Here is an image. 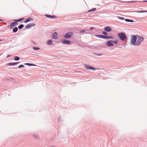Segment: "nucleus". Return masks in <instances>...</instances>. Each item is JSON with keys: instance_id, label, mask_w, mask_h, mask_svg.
Here are the masks:
<instances>
[{"instance_id": "obj_1", "label": "nucleus", "mask_w": 147, "mask_h": 147, "mask_svg": "<svg viewBox=\"0 0 147 147\" xmlns=\"http://www.w3.org/2000/svg\"><path fill=\"white\" fill-rule=\"evenodd\" d=\"M138 35H131V38L130 40L131 43V45L136 46L137 36Z\"/></svg>"}, {"instance_id": "obj_6", "label": "nucleus", "mask_w": 147, "mask_h": 147, "mask_svg": "<svg viewBox=\"0 0 147 147\" xmlns=\"http://www.w3.org/2000/svg\"><path fill=\"white\" fill-rule=\"evenodd\" d=\"M84 67L85 68L87 69H91L93 70H96V68H95L89 65L86 64H85Z\"/></svg>"}, {"instance_id": "obj_8", "label": "nucleus", "mask_w": 147, "mask_h": 147, "mask_svg": "<svg viewBox=\"0 0 147 147\" xmlns=\"http://www.w3.org/2000/svg\"><path fill=\"white\" fill-rule=\"evenodd\" d=\"M61 42L63 44L69 45L71 44L70 41L64 39L61 40Z\"/></svg>"}, {"instance_id": "obj_12", "label": "nucleus", "mask_w": 147, "mask_h": 147, "mask_svg": "<svg viewBox=\"0 0 147 147\" xmlns=\"http://www.w3.org/2000/svg\"><path fill=\"white\" fill-rule=\"evenodd\" d=\"M20 63V62H16L15 63H8L7 64V65L8 66H13L17 65L19 63Z\"/></svg>"}, {"instance_id": "obj_27", "label": "nucleus", "mask_w": 147, "mask_h": 147, "mask_svg": "<svg viewBox=\"0 0 147 147\" xmlns=\"http://www.w3.org/2000/svg\"><path fill=\"white\" fill-rule=\"evenodd\" d=\"M138 13H143V12H147V11L146 10H142L140 11H137Z\"/></svg>"}, {"instance_id": "obj_36", "label": "nucleus", "mask_w": 147, "mask_h": 147, "mask_svg": "<svg viewBox=\"0 0 147 147\" xmlns=\"http://www.w3.org/2000/svg\"><path fill=\"white\" fill-rule=\"evenodd\" d=\"M85 30H82L80 31V33H82L85 32Z\"/></svg>"}, {"instance_id": "obj_16", "label": "nucleus", "mask_w": 147, "mask_h": 147, "mask_svg": "<svg viewBox=\"0 0 147 147\" xmlns=\"http://www.w3.org/2000/svg\"><path fill=\"white\" fill-rule=\"evenodd\" d=\"M95 36L96 37L103 38L104 39L105 35H100V34H96Z\"/></svg>"}, {"instance_id": "obj_42", "label": "nucleus", "mask_w": 147, "mask_h": 147, "mask_svg": "<svg viewBox=\"0 0 147 147\" xmlns=\"http://www.w3.org/2000/svg\"><path fill=\"white\" fill-rule=\"evenodd\" d=\"M1 41V40H0V41Z\"/></svg>"}, {"instance_id": "obj_31", "label": "nucleus", "mask_w": 147, "mask_h": 147, "mask_svg": "<svg viewBox=\"0 0 147 147\" xmlns=\"http://www.w3.org/2000/svg\"><path fill=\"white\" fill-rule=\"evenodd\" d=\"M95 55H96L98 56H101L102 55V54L99 53H94Z\"/></svg>"}, {"instance_id": "obj_2", "label": "nucleus", "mask_w": 147, "mask_h": 147, "mask_svg": "<svg viewBox=\"0 0 147 147\" xmlns=\"http://www.w3.org/2000/svg\"><path fill=\"white\" fill-rule=\"evenodd\" d=\"M118 36L119 39L122 41H124L127 38V37L124 32H120L118 34Z\"/></svg>"}, {"instance_id": "obj_22", "label": "nucleus", "mask_w": 147, "mask_h": 147, "mask_svg": "<svg viewBox=\"0 0 147 147\" xmlns=\"http://www.w3.org/2000/svg\"><path fill=\"white\" fill-rule=\"evenodd\" d=\"M24 26V25L22 24H21L19 25L18 27V28L19 29H22Z\"/></svg>"}, {"instance_id": "obj_33", "label": "nucleus", "mask_w": 147, "mask_h": 147, "mask_svg": "<svg viewBox=\"0 0 147 147\" xmlns=\"http://www.w3.org/2000/svg\"><path fill=\"white\" fill-rule=\"evenodd\" d=\"M57 18V17L55 16H51V18Z\"/></svg>"}, {"instance_id": "obj_39", "label": "nucleus", "mask_w": 147, "mask_h": 147, "mask_svg": "<svg viewBox=\"0 0 147 147\" xmlns=\"http://www.w3.org/2000/svg\"><path fill=\"white\" fill-rule=\"evenodd\" d=\"M11 56V55H7V57L8 58V57H10Z\"/></svg>"}, {"instance_id": "obj_5", "label": "nucleus", "mask_w": 147, "mask_h": 147, "mask_svg": "<svg viewBox=\"0 0 147 147\" xmlns=\"http://www.w3.org/2000/svg\"><path fill=\"white\" fill-rule=\"evenodd\" d=\"M73 35V33L72 32H69L67 33L64 37L66 39H68L71 38Z\"/></svg>"}, {"instance_id": "obj_14", "label": "nucleus", "mask_w": 147, "mask_h": 147, "mask_svg": "<svg viewBox=\"0 0 147 147\" xmlns=\"http://www.w3.org/2000/svg\"><path fill=\"white\" fill-rule=\"evenodd\" d=\"M32 20H33V19L32 18H30L26 19V20L24 21V23H26L28 22H30L31 21H32Z\"/></svg>"}, {"instance_id": "obj_20", "label": "nucleus", "mask_w": 147, "mask_h": 147, "mask_svg": "<svg viewBox=\"0 0 147 147\" xmlns=\"http://www.w3.org/2000/svg\"><path fill=\"white\" fill-rule=\"evenodd\" d=\"M18 30V29L17 27H15L14 28L13 30V32H17Z\"/></svg>"}, {"instance_id": "obj_30", "label": "nucleus", "mask_w": 147, "mask_h": 147, "mask_svg": "<svg viewBox=\"0 0 147 147\" xmlns=\"http://www.w3.org/2000/svg\"><path fill=\"white\" fill-rule=\"evenodd\" d=\"M32 63H24V65H28L29 66H32V64H31Z\"/></svg>"}, {"instance_id": "obj_7", "label": "nucleus", "mask_w": 147, "mask_h": 147, "mask_svg": "<svg viewBox=\"0 0 147 147\" xmlns=\"http://www.w3.org/2000/svg\"><path fill=\"white\" fill-rule=\"evenodd\" d=\"M35 24L31 23L26 25L25 26V28L26 29H29L32 27H34L35 26Z\"/></svg>"}, {"instance_id": "obj_25", "label": "nucleus", "mask_w": 147, "mask_h": 147, "mask_svg": "<svg viewBox=\"0 0 147 147\" xmlns=\"http://www.w3.org/2000/svg\"><path fill=\"white\" fill-rule=\"evenodd\" d=\"M34 50H36L40 49V48L38 47H34L33 48Z\"/></svg>"}, {"instance_id": "obj_34", "label": "nucleus", "mask_w": 147, "mask_h": 147, "mask_svg": "<svg viewBox=\"0 0 147 147\" xmlns=\"http://www.w3.org/2000/svg\"><path fill=\"white\" fill-rule=\"evenodd\" d=\"M79 46L80 47H85V46L83 44H80V45H79Z\"/></svg>"}, {"instance_id": "obj_29", "label": "nucleus", "mask_w": 147, "mask_h": 147, "mask_svg": "<svg viewBox=\"0 0 147 147\" xmlns=\"http://www.w3.org/2000/svg\"><path fill=\"white\" fill-rule=\"evenodd\" d=\"M24 65H19L18 67V68H20L22 67H24Z\"/></svg>"}, {"instance_id": "obj_4", "label": "nucleus", "mask_w": 147, "mask_h": 147, "mask_svg": "<svg viewBox=\"0 0 147 147\" xmlns=\"http://www.w3.org/2000/svg\"><path fill=\"white\" fill-rule=\"evenodd\" d=\"M144 39V38L143 36L138 35L136 44V46L140 45L141 43V42L143 41Z\"/></svg>"}, {"instance_id": "obj_21", "label": "nucleus", "mask_w": 147, "mask_h": 147, "mask_svg": "<svg viewBox=\"0 0 147 147\" xmlns=\"http://www.w3.org/2000/svg\"><path fill=\"white\" fill-rule=\"evenodd\" d=\"M13 59L15 61H18L20 59V58L18 56H16L14 57Z\"/></svg>"}, {"instance_id": "obj_17", "label": "nucleus", "mask_w": 147, "mask_h": 147, "mask_svg": "<svg viewBox=\"0 0 147 147\" xmlns=\"http://www.w3.org/2000/svg\"><path fill=\"white\" fill-rule=\"evenodd\" d=\"M24 18H21L17 20H14V22H21L24 19Z\"/></svg>"}, {"instance_id": "obj_37", "label": "nucleus", "mask_w": 147, "mask_h": 147, "mask_svg": "<svg viewBox=\"0 0 147 147\" xmlns=\"http://www.w3.org/2000/svg\"><path fill=\"white\" fill-rule=\"evenodd\" d=\"M94 29V28L92 27H91L90 28V29L91 30H93Z\"/></svg>"}, {"instance_id": "obj_40", "label": "nucleus", "mask_w": 147, "mask_h": 147, "mask_svg": "<svg viewBox=\"0 0 147 147\" xmlns=\"http://www.w3.org/2000/svg\"><path fill=\"white\" fill-rule=\"evenodd\" d=\"M3 21V20H2L0 19V22H1V21Z\"/></svg>"}, {"instance_id": "obj_38", "label": "nucleus", "mask_w": 147, "mask_h": 147, "mask_svg": "<svg viewBox=\"0 0 147 147\" xmlns=\"http://www.w3.org/2000/svg\"><path fill=\"white\" fill-rule=\"evenodd\" d=\"M31 64H32V66H37L36 65L32 63Z\"/></svg>"}, {"instance_id": "obj_24", "label": "nucleus", "mask_w": 147, "mask_h": 147, "mask_svg": "<svg viewBox=\"0 0 147 147\" xmlns=\"http://www.w3.org/2000/svg\"><path fill=\"white\" fill-rule=\"evenodd\" d=\"M102 34L104 35H108V33L106 31H103L102 32Z\"/></svg>"}, {"instance_id": "obj_32", "label": "nucleus", "mask_w": 147, "mask_h": 147, "mask_svg": "<svg viewBox=\"0 0 147 147\" xmlns=\"http://www.w3.org/2000/svg\"><path fill=\"white\" fill-rule=\"evenodd\" d=\"M58 121L59 122H61V117H59L58 118Z\"/></svg>"}, {"instance_id": "obj_26", "label": "nucleus", "mask_w": 147, "mask_h": 147, "mask_svg": "<svg viewBox=\"0 0 147 147\" xmlns=\"http://www.w3.org/2000/svg\"><path fill=\"white\" fill-rule=\"evenodd\" d=\"M33 136L34 137L37 139H38L39 138V136L36 134H34Z\"/></svg>"}, {"instance_id": "obj_41", "label": "nucleus", "mask_w": 147, "mask_h": 147, "mask_svg": "<svg viewBox=\"0 0 147 147\" xmlns=\"http://www.w3.org/2000/svg\"><path fill=\"white\" fill-rule=\"evenodd\" d=\"M33 43H34V44H35V42H34V41H33Z\"/></svg>"}, {"instance_id": "obj_13", "label": "nucleus", "mask_w": 147, "mask_h": 147, "mask_svg": "<svg viewBox=\"0 0 147 147\" xmlns=\"http://www.w3.org/2000/svg\"><path fill=\"white\" fill-rule=\"evenodd\" d=\"M113 38V37L112 36H107L105 35L104 39H112Z\"/></svg>"}, {"instance_id": "obj_15", "label": "nucleus", "mask_w": 147, "mask_h": 147, "mask_svg": "<svg viewBox=\"0 0 147 147\" xmlns=\"http://www.w3.org/2000/svg\"><path fill=\"white\" fill-rule=\"evenodd\" d=\"M137 1H129L127 2V3H130L133 2H137ZM139 2H147V0H144L142 1H139Z\"/></svg>"}, {"instance_id": "obj_9", "label": "nucleus", "mask_w": 147, "mask_h": 147, "mask_svg": "<svg viewBox=\"0 0 147 147\" xmlns=\"http://www.w3.org/2000/svg\"><path fill=\"white\" fill-rule=\"evenodd\" d=\"M18 25V23L16 22L11 23L10 25V28L11 29L14 27V26H16Z\"/></svg>"}, {"instance_id": "obj_10", "label": "nucleus", "mask_w": 147, "mask_h": 147, "mask_svg": "<svg viewBox=\"0 0 147 147\" xmlns=\"http://www.w3.org/2000/svg\"><path fill=\"white\" fill-rule=\"evenodd\" d=\"M52 36L53 39H57L58 38L57 32H53L52 34Z\"/></svg>"}, {"instance_id": "obj_19", "label": "nucleus", "mask_w": 147, "mask_h": 147, "mask_svg": "<svg viewBox=\"0 0 147 147\" xmlns=\"http://www.w3.org/2000/svg\"><path fill=\"white\" fill-rule=\"evenodd\" d=\"M125 21L128 22H134V21L133 20H130L129 19H125Z\"/></svg>"}, {"instance_id": "obj_35", "label": "nucleus", "mask_w": 147, "mask_h": 147, "mask_svg": "<svg viewBox=\"0 0 147 147\" xmlns=\"http://www.w3.org/2000/svg\"><path fill=\"white\" fill-rule=\"evenodd\" d=\"M118 18H119V19H121L122 20H123L124 19V18H123V17H120L118 16Z\"/></svg>"}, {"instance_id": "obj_18", "label": "nucleus", "mask_w": 147, "mask_h": 147, "mask_svg": "<svg viewBox=\"0 0 147 147\" xmlns=\"http://www.w3.org/2000/svg\"><path fill=\"white\" fill-rule=\"evenodd\" d=\"M52 41L51 40H48L47 42V43L48 45H51L52 43Z\"/></svg>"}, {"instance_id": "obj_3", "label": "nucleus", "mask_w": 147, "mask_h": 147, "mask_svg": "<svg viewBox=\"0 0 147 147\" xmlns=\"http://www.w3.org/2000/svg\"><path fill=\"white\" fill-rule=\"evenodd\" d=\"M118 43V40L116 39L115 40H110L108 41L106 43L107 45L109 47L114 46V44H117Z\"/></svg>"}, {"instance_id": "obj_11", "label": "nucleus", "mask_w": 147, "mask_h": 147, "mask_svg": "<svg viewBox=\"0 0 147 147\" xmlns=\"http://www.w3.org/2000/svg\"><path fill=\"white\" fill-rule=\"evenodd\" d=\"M104 30L106 32H109L111 31L112 29L109 26H107L104 28Z\"/></svg>"}, {"instance_id": "obj_23", "label": "nucleus", "mask_w": 147, "mask_h": 147, "mask_svg": "<svg viewBox=\"0 0 147 147\" xmlns=\"http://www.w3.org/2000/svg\"><path fill=\"white\" fill-rule=\"evenodd\" d=\"M96 8H92V9H91V10H89L88 11V12H92V11H95L96 10Z\"/></svg>"}, {"instance_id": "obj_28", "label": "nucleus", "mask_w": 147, "mask_h": 147, "mask_svg": "<svg viewBox=\"0 0 147 147\" xmlns=\"http://www.w3.org/2000/svg\"><path fill=\"white\" fill-rule=\"evenodd\" d=\"M45 16L47 18H51V15H49V14H45Z\"/></svg>"}]
</instances>
